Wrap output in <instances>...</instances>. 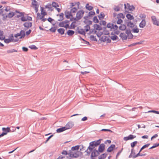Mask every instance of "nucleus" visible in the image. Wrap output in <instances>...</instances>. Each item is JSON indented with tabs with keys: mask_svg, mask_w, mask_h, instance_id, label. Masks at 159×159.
<instances>
[{
	"mask_svg": "<svg viewBox=\"0 0 159 159\" xmlns=\"http://www.w3.org/2000/svg\"><path fill=\"white\" fill-rule=\"evenodd\" d=\"M120 36L123 40H126L127 39H132L133 37V35L130 30H127L125 33H121L120 34Z\"/></svg>",
	"mask_w": 159,
	"mask_h": 159,
	"instance_id": "nucleus-3",
	"label": "nucleus"
},
{
	"mask_svg": "<svg viewBox=\"0 0 159 159\" xmlns=\"http://www.w3.org/2000/svg\"><path fill=\"white\" fill-rule=\"evenodd\" d=\"M29 48L31 49L36 50L38 49V48L35 45H32L29 47Z\"/></svg>",
	"mask_w": 159,
	"mask_h": 159,
	"instance_id": "nucleus-40",
	"label": "nucleus"
},
{
	"mask_svg": "<svg viewBox=\"0 0 159 159\" xmlns=\"http://www.w3.org/2000/svg\"><path fill=\"white\" fill-rule=\"evenodd\" d=\"M57 159H73L69 157L68 156H63L62 155L60 156Z\"/></svg>",
	"mask_w": 159,
	"mask_h": 159,
	"instance_id": "nucleus-22",
	"label": "nucleus"
},
{
	"mask_svg": "<svg viewBox=\"0 0 159 159\" xmlns=\"http://www.w3.org/2000/svg\"><path fill=\"white\" fill-rule=\"evenodd\" d=\"M84 30L86 31H88L89 30H90V26L89 25H87L86 26L84 27Z\"/></svg>",
	"mask_w": 159,
	"mask_h": 159,
	"instance_id": "nucleus-42",
	"label": "nucleus"
},
{
	"mask_svg": "<svg viewBox=\"0 0 159 159\" xmlns=\"http://www.w3.org/2000/svg\"><path fill=\"white\" fill-rule=\"evenodd\" d=\"M124 5L125 9L127 8L130 11H133L134 9V7L133 6H130L129 3H127L126 4H125Z\"/></svg>",
	"mask_w": 159,
	"mask_h": 159,
	"instance_id": "nucleus-13",
	"label": "nucleus"
},
{
	"mask_svg": "<svg viewBox=\"0 0 159 159\" xmlns=\"http://www.w3.org/2000/svg\"><path fill=\"white\" fill-rule=\"evenodd\" d=\"M88 119L87 117L86 116H84L81 119V120L82 121H85L86 120Z\"/></svg>",
	"mask_w": 159,
	"mask_h": 159,
	"instance_id": "nucleus-58",
	"label": "nucleus"
},
{
	"mask_svg": "<svg viewBox=\"0 0 159 159\" xmlns=\"http://www.w3.org/2000/svg\"><path fill=\"white\" fill-rule=\"evenodd\" d=\"M133 32L134 33H138L139 32V30L138 28H134L132 30Z\"/></svg>",
	"mask_w": 159,
	"mask_h": 159,
	"instance_id": "nucleus-45",
	"label": "nucleus"
},
{
	"mask_svg": "<svg viewBox=\"0 0 159 159\" xmlns=\"http://www.w3.org/2000/svg\"><path fill=\"white\" fill-rule=\"evenodd\" d=\"M93 142H94L95 146H96L99 145L100 144L101 141L100 140H98L96 141H94Z\"/></svg>",
	"mask_w": 159,
	"mask_h": 159,
	"instance_id": "nucleus-37",
	"label": "nucleus"
},
{
	"mask_svg": "<svg viewBox=\"0 0 159 159\" xmlns=\"http://www.w3.org/2000/svg\"><path fill=\"white\" fill-rule=\"evenodd\" d=\"M17 17H21V20L23 21H25L27 20H31L32 18L28 15L24 16V13H20L17 16Z\"/></svg>",
	"mask_w": 159,
	"mask_h": 159,
	"instance_id": "nucleus-4",
	"label": "nucleus"
},
{
	"mask_svg": "<svg viewBox=\"0 0 159 159\" xmlns=\"http://www.w3.org/2000/svg\"><path fill=\"white\" fill-rule=\"evenodd\" d=\"M114 16L118 19H123L125 17L121 13H119L117 15H116L115 14H114Z\"/></svg>",
	"mask_w": 159,
	"mask_h": 159,
	"instance_id": "nucleus-15",
	"label": "nucleus"
},
{
	"mask_svg": "<svg viewBox=\"0 0 159 159\" xmlns=\"http://www.w3.org/2000/svg\"><path fill=\"white\" fill-rule=\"evenodd\" d=\"M57 31L61 34H63L64 33L65 30L63 29L60 28L58 29Z\"/></svg>",
	"mask_w": 159,
	"mask_h": 159,
	"instance_id": "nucleus-27",
	"label": "nucleus"
},
{
	"mask_svg": "<svg viewBox=\"0 0 159 159\" xmlns=\"http://www.w3.org/2000/svg\"><path fill=\"white\" fill-rule=\"evenodd\" d=\"M105 16V15L103 13H101L98 16V17L99 19H103Z\"/></svg>",
	"mask_w": 159,
	"mask_h": 159,
	"instance_id": "nucleus-35",
	"label": "nucleus"
},
{
	"mask_svg": "<svg viewBox=\"0 0 159 159\" xmlns=\"http://www.w3.org/2000/svg\"><path fill=\"white\" fill-rule=\"evenodd\" d=\"M151 18L153 24L159 26V20L157 19L156 16H151Z\"/></svg>",
	"mask_w": 159,
	"mask_h": 159,
	"instance_id": "nucleus-9",
	"label": "nucleus"
},
{
	"mask_svg": "<svg viewBox=\"0 0 159 159\" xmlns=\"http://www.w3.org/2000/svg\"><path fill=\"white\" fill-rule=\"evenodd\" d=\"M93 21L95 23H98L99 22V20L97 18V16H94L93 19Z\"/></svg>",
	"mask_w": 159,
	"mask_h": 159,
	"instance_id": "nucleus-38",
	"label": "nucleus"
},
{
	"mask_svg": "<svg viewBox=\"0 0 159 159\" xmlns=\"http://www.w3.org/2000/svg\"><path fill=\"white\" fill-rule=\"evenodd\" d=\"M146 25V21L144 19L139 24V26L140 28H143Z\"/></svg>",
	"mask_w": 159,
	"mask_h": 159,
	"instance_id": "nucleus-20",
	"label": "nucleus"
},
{
	"mask_svg": "<svg viewBox=\"0 0 159 159\" xmlns=\"http://www.w3.org/2000/svg\"><path fill=\"white\" fill-rule=\"evenodd\" d=\"M105 149V145L102 143L101 144L99 147L98 151L100 152H102Z\"/></svg>",
	"mask_w": 159,
	"mask_h": 159,
	"instance_id": "nucleus-16",
	"label": "nucleus"
},
{
	"mask_svg": "<svg viewBox=\"0 0 159 159\" xmlns=\"http://www.w3.org/2000/svg\"><path fill=\"white\" fill-rule=\"evenodd\" d=\"M38 7H39V6L34 7V8L35 11L36 13L38 11Z\"/></svg>",
	"mask_w": 159,
	"mask_h": 159,
	"instance_id": "nucleus-62",
	"label": "nucleus"
},
{
	"mask_svg": "<svg viewBox=\"0 0 159 159\" xmlns=\"http://www.w3.org/2000/svg\"><path fill=\"white\" fill-rule=\"evenodd\" d=\"M22 49L23 51L25 52H27L28 50V49L27 48L25 47H23Z\"/></svg>",
	"mask_w": 159,
	"mask_h": 159,
	"instance_id": "nucleus-63",
	"label": "nucleus"
},
{
	"mask_svg": "<svg viewBox=\"0 0 159 159\" xmlns=\"http://www.w3.org/2000/svg\"><path fill=\"white\" fill-rule=\"evenodd\" d=\"M4 10L6 12H8L10 11V8L9 7H7Z\"/></svg>",
	"mask_w": 159,
	"mask_h": 159,
	"instance_id": "nucleus-54",
	"label": "nucleus"
},
{
	"mask_svg": "<svg viewBox=\"0 0 159 159\" xmlns=\"http://www.w3.org/2000/svg\"><path fill=\"white\" fill-rule=\"evenodd\" d=\"M50 30L52 32H54L56 30V29L55 27L52 28L50 29Z\"/></svg>",
	"mask_w": 159,
	"mask_h": 159,
	"instance_id": "nucleus-53",
	"label": "nucleus"
},
{
	"mask_svg": "<svg viewBox=\"0 0 159 159\" xmlns=\"http://www.w3.org/2000/svg\"><path fill=\"white\" fill-rule=\"evenodd\" d=\"M31 30H29L28 31L26 32V34L27 35H29L31 33Z\"/></svg>",
	"mask_w": 159,
	"mask_h": 159,
	"instance_id": "nucleus-64",
	"label": "nucleus"
},
{
	"mask_svg": "<svg viewBox=\"0 0 159 159\" xmlns=\"http://www.w3.org/2000/svg\"><path fill=\"white\" fill-rule=\"evenodd\" d=\"M158 136L157 134H155L154 135L152 136L151 138V140H152L153 139L157 138Z\"/></svg>",
	"mask_w": 159,
	"mask_h": 159,
	"instance_id": "nucleus-57",
	"label": "nucleus"
},
{
	"mask_svg": "<svg viewBox=\"0 0 159 159\" xmlns=\"http://www.w3.org/2000/svg\"><path fill=\"white\" fill-rule=\"evenodd\" d=\"M20 37L19 38L20 39H21L24 38L25 35V32L23 30H21L20 33Z\"/></svg>",
	"mask_w": 159,
	"mask_h": 159,
	"instance_id": "nucleus-25",
	"label": "nucleus"
},
{
	"mask_svg": "<svg viewBox=\"0 0 159 159\" xmlns=\"http://www.w3.org/2000/svg\"><path fill=\"white\" fill-rule=\"evenodd\" d=\"M107 154L104 153L102 155H101L100 156V159H104V158H105L107 156Z\"/></svg>",
	"mask_w": 159,
	"mask_h": 159,
	"instance_id": "nucleus-39",
	"label": "nucleus"
},
{
	"mask_svg": "<svg viewBox=\"0 0 159 159\" xmlns=\"http://www.w3.org/2000/svg\"><path fill=\"white\" fill-rule=\"evenodd\" d=\"M115 146L114 144H112L109 147L107 150V151L108 152H111L113 151L115 148Z\"/></svg>",
	"mask_w": 159,
	"mask_h": 159,
	"instance_id": "nucleus-19",
	"label": "nucleus"
},
{
	"mask_svg": "<svg viewBox=\"0 0 159 159\" xmlns=\"http://www.w3.org/2000/svg\"><path fill=\"white\" fill-rule=\"evenodd\" d=\"M4 42L6 43H8L11 42L9 37L8 39H5Z\"/></svg>",
	"mask_w": 159,
	"mask_h": 159,
	"instance_id": "nucleus-41",
	"label": "nucleus"
},
{
	"mask_svg": "<svg viewBox=\"0 0 159 159\" xmlns=\"http://www.w3.org/2000/svg\"><path fill=\"white\" fill-rule=\"evenodd\" d=\"M73 124L72 123H68L65 126V128L66 130L71 128L73 126Z\"/></svg>",
	"mask_w": 159,
	"mask_h": 159,
	"instance_id": "nucleus-17",
	"label": "nucleus"
},
{
	"mask_svg": "<svg viewBox=\"0 0 159 159\" xmlns=\"http://www.w3.org/2000/svg\"><path fill=\"white\" fill-rule=\"evenodd\" d=\"M77 10V9L76 7L72 8L70 10V13L72 14L73 13H75Z\"/></svg>",
	"mask_w": 159,
	"mask_h": 159,
	"instance_id": "nucleus-31",
	"label": "nucleus"
},
{
	"mask_svg": "<svg viewBox=\"0 0 159 159\" xmlns=\"http://www.w3.org/2000/svg\"><path fill=\"white\" fill-rule=\"evenodd\" d=\"M95 14V13L94 11H91L89 12V16H93V15H94Z\"/></svg>",
	"mask_w": 159,
	"mask_h": 159,
	"instance_id": "nucleus-48",
	"label": "nucleus"
},
{
	"mask_svg": "<svg viewBox=\"0 0 159 159\" xmlns=\"http://www.w3.org/2000/svg\"><path fill=\"white\" fill-rule=\"evenodd\" d=\"M19 36H20V33H18L16 34L15 35V38L16 39V38H18L17 37H19Z\"/></svg>",
	"mask_w": 159,
	"mask_h": 159,
	"instance_id": "nucleus-59",
	"label": "nucleus"
},
{
	"mask_svg": "<svg viewBox=\"0 0 159 159\" xmlns=\"http://www.w3.org/2000/svg\"><path fill=\"white\" fill-rule=\"evenodd\" d=\"M136 137L135 135H134L132 134H130L127 137H125L123 139L125 141H127L129 140H132Z\"/></svg>",
	"mask_w": 159,
	"mask_h": 159,
	"instance_id": "nucleus-14",
	"label": "nucleus"
},
{
	"mask_svg": "<svg viewBox=\"0 0 159 159\" xmlns=\"http://www.w3.org/2000/svg\"><path fill=\"white\" fill-rule=\"evenodd\" d=\"M90 146L91 147H93L94 146H95V145L94 144V142L93 141L91 142L90 143Z\"/></svg>",
	"mask_w": 159,
	"mask_h": 159,
	"instance_id": "nucleus-61",
	"label": "nucleus"
},
{
	"mask_svg": "<svg viewBox=\"0 0 159 159\" xmlns=\"http://www.w3.org/2000/svg\"><path fill=\"white\" fill-rule=\"evenodd\" d=\"M74 33L75 32L74 31L70 30H69L67 32V34L68 35L71 36L73 35L74 34Z\"/></svg>",
	"mask_w": 159,
	"mask_h": 159,
	"instance_id": "nucleus-26",
	"label": "nucleus"
},
{
	"mask_svg": "<svg viewBox=\"0 0 159 159\" xmlns=\"http://www.w3.org/2000/svg\"><path fill=\"white\" fill-rule=\"evenodd\" d=\"M9 38L11 42H15L17 41L19 39L18 38H15L13 35L11 34L9 36Z\"/></svg>",
	"mask_w": 159,
	"mask_h": 159,
	"instance_id": "nucleus-18",
	"label": "nucleus"
},
{
	"mask_svg": "<svg viewBox=\"0 0 159 159\" xmlns=\"http://www.w3.org/2000/svg\"><path fill=\"white\" fill-rule=\"evenodd\" d=\"M2 129L3 131H4V132H3L2 134L0 135V137L3 136L4 135H6L8 132H11V129L9 127H7V128H2Z\"/></svg>",
	"mask_w": 159,
	"mask_h": 159,
	"instance_id": "nucleus-7",
	"label": "nucleus"
},
{
	"mask_svg": "<svg viewBox=\"0 0 159 159\" xmlns=\"http://www.w3.org/2000/svg\"><path fill=\"white\" fill-rule=\"evenodd\" d=\"M32 3L33 7L39 6L37 2L35 0H34L32 1Z\"/></svg>",
	"mask_w": 159,
	"mask_h": 159,
	"instance_id": "nucleus-28",
	"label": "nucleus"
},
{
	"mask_svg": "<svg viewBox=\"0 0 159 159\" xmlns=\"http://www.w3.org/2000/svg\"><path fill=\"white\" fill-rule=\"evenodd\" d=\"M24 25L25 27L29 28L31 26L32 24L30 22H26L24 24Z\"/></svg>",
	"mask_w": 159,
	"mask_h": 159,
	"instance_id": "nucleus-21",
	"label": "nucleus"
},
{
	"mask_svg": "<svg viewBox=\"0 0 159 159\" xmlns=\"http://www.w3.org/2000/svg\"><path fill=\"white\" fill-rule=\"evenodd\" d=\"M126 16L128 19L130 20H132L134 19V17L133 16L129 14H127L126 15Z\"/></svg>",
	"mask_w": 159,
	"mask_h": 159,
	"instance_id": "nucleus-30",
	"label": "nucleus"
},
{
	"mask_svg": "<svg viewBox=\"0 0 159 159\" xmlns=\"http://www.w3.org/2000/svg\"><path fill=\"white\" fill-rule=\"evenodd\" d=\"M61 154L66 156L67 155H68V153L67 151H66L64 150L62 152Z\"/></svg>",
	"mask_w": 159,
	"mask_h": 159,
	"instance_id": "nucleus-49",
	"label": "nucleus"
},
{
	"mask_svg": "<svg viewBox=\"0 0 159 159\" xmlns=\"http://www.w3.org/2000/svg\"><path fill=\"white\" fill-rule=\"evenodd\" d=\"M79 148L80 146L78 145L72 147L68 154L69 157L70 158L78 157L80 154V152L79 151Z\"/></svg>",
	"mask_w": 159,
	"mask_h": 159,
	"instance_id": "nucleus-1",
	"label": "nucleus"
},
{
	"mask_svg": "<svg viewBox=\"0 0 159 159\" xmlns=\"http://www.w3.org/2000/svg\"><path fill=\"white\" fill-rule=\"evenodd\" d=\"M41 13H37V14L36 20H40L43 22H45L47 20V19L44 17L47 14L44 8L43 7H40Z\"/></svg>",
	"mask_w": 159,
	"mask_h": 159,
	"instance_id": "nucleus-2",
	"label": "nucleus"
},
{
	"mask_svg": "<svg viewBox=\"0 0 159 159\" xmlns=\"http://www.w3.org/2000/svg\"><path fill=\"white\" fill-rule=\"evenodd\" d=\"M143 42H144V41H140V42H138V43H133L131 45H132V46H134V45H136L137 44H141Z\"/></svg>",
	"mask_w": 159,
	"mask_h": 159,
	"instance_id": "nucleus-46",
	"label": "nucleus"
},
{
	"mask_svg": "<svg viewBox=\"0 0 159 159\" xmlns=\"http://www.w3.org/2000/svg\"><path fill=\"white\" fill-rule=\"evenodd\" d=\"M15 15V13L13 12H10L7 15L4 14H2L3 16L2 19L3 20H6L7 18H11L12 17Z\"/></svg>",
	"mask_w": 159,
	"mask_h": 159,
	"instance_id": "nucleus-5",
	"label": "nucleus"
},
{
	"mask_svg": "<svg viewBox=\"0 0 159 159\" xmlns=\"http://www.w3.org/2000/svg\"><path fill=\"white\" fill-rule=\"evenodd\" d=\"M90 39H91L95 41H97L95 37L93 35H91L90 36Z\"/></svg>",
	"mask_w": 159,
	"mask_h": 159,
	"instance_id": "nucleus-55",
	"label": "nucleus"
},
{
	"mask_svg": "<svg viewBox=\"0 0 159 159\" xmlns=\"http://www.w3.org/2000/svg\"><path fill=\"white\" fill-rule=\"evenodd\" d=\"M90 146L88 148L87 151L88 152H90L92 151L93 149V148H92Z\"/></svg>",
	"mask_w": 159,
	"mask_h": 159,
	"instance_id": "nucleus-44",
	"label": "nucleus"
},
{
	"mask_svg": "<svg viewBox=\"0 0 159 159\" xmlns=\"http://www.w3.org/2000/svg\"><path fill=\"white\" fill-rule=\"evenodd\" d=\"M86 8L87 9L89 10H92L93 8V7L92 6L89 5L88 4H86Z\"/></svg>",
	"mask_w": 159,
	"mask_h": 159,
	"instance_id": "nucleus-32",
	"label": "nucleus"
},
{
	"mask_svg": "<svg viewBox=\"0 0 159 159\" xmlns=\"http://www.w3.org/2000/svg\"><path fill=\"white\" fill-rule=\"evenodd\" d=\"M149 145H150L149 144H146L145 145L143 146L141 148V149H140V150L139 153L142 150H143V149H144V148H146L148 147V146Z\"/></svg>",
	"mask_w": 159,
	"mask_h": 159,
	"instance_id": "nucleus-34",
	"label": "nucleus"
},
{
	"mask_svg": "<svg viewBox=\"0 0 159 159\" xmlns=\"http://www.w3.org/2000/svg\"><path fill=\"white\" fill-rule=\"evenodd\" d=\"M90 32L91 34H95L96 33V31L95 29H91L90 30Z\"/></svg>",
	"mask_w": 159,
	"mask_h": 159,
	"instance_id": "nucleus-47",
	"label": "nucleus"
},
{
	"mask_svg": "<svg viewBox=\"0 0 159 159\" xmlns=\"http://www.w3.org/2000/svg\"><path fill=\"white\" fill-rule=\"evenodd\" d=\"M102 33L100 31H98L97 33V35L98 37H100L101 36L102 34Z\"/></svg>",
	"mask_w": 159,
	"mask_h": 159,
	"instance_id": "nucleus-50",
	"label": "nucleus"
},
{
	"mask_svg": "<svg viewBox=\"0 0 159 159\" xmlns=\"http://www.w3.org/2000/svg\"><path fill=\"white\" fill-rule=\"evenodd\" d=\"M52 7L55 8L58 12H60L61 11V9L59 8V5L57 2H53L51 4Z\"/></svg>",
	"mask_w": 159,
	"mask_h": 159,
	"instance_id": "nucleus-8",
	"label": "nucleus"
},
{
	"mask_svg": "<svg viewBox=\"0 0 159 159\" xmlns=\"http://www.w3.org/2000/svg\"><path fill=\"white\" fill-rule=\"evenodd\" d=\"M44 9H47L48 10V11H52L54 10L53 8L52 7V4L49 3L44 6Z\"/></svg>",
	"mask_w": 159,
	"mask_h": 159,
	"instance_id": "nucleus-11",
	"label": "nucleus"
},
{
	"mask_svg": "<svg viewBox=\"0 0 159 159\" xmlns=\"http://www.w3.org/2000/svg\"><path fill=\"white\" fill-rule=\"evenodd\" d=\"M111 38L112 40H115L118 39V37L116 35H114L112 36L111 37Z\"/></svg>",
	"mask_w": 159,
	"mask_h": 159,
	"instance_id": "nucleus-43",
	"label": "nucleus"
},
{
	"mask_svg": "<svg viewBox=\"0 0 159 159\" xmlns=\"http://www.w3.org/2000/svg\"><path fill=\"white\" fill-rule=\"evenodd\" d=\"M148 112H153L157 114H159V113L158 112V111L154 110L149 111H148Z\"/></svg>",
	"mask_w": 159,
	"mask_h": 159,
	"instance_id": "nucleus-51",
	"label": "nucleus"
},
{
	"mask_svg": "<svg viewBox=\"0 0 159 159\" xmlns=\"http://www.w3.org/2000/svg\"><path fill=\"white\" fill-rule=\"evenodd\" d=\"M66 130L64 127L57 129L56 131L57 133H59Z\"/></svg>",
	"mask_w": 159,
	"mask_h": 159,
	"instance_id": "nucleus-24",
	"label": "nucleus"
},
{
	"mask_svg": "<svg viewBox=\"0 0 159 159\" xmlns=\"http://www.w3.org/2000/svg\"><path fill=\"white\" fill-rule=\"evenodd\" d=\"M94 29L96 30H100L102 29V27L97 24H95L93 25Z\"/></svg>",
	"mask_w": 159,
	"mask_h": 159,
	"instance_id": "nucleus-23",
	"label": "nucleus"
},
{
	"mask_svg": "<svg viewBox=\"0 0 159 159\" xmlns=\"http://www.w3.org/2000/svg\"><path fill=\"white\" fill-rule=\"evenodd\" d=\"M69 21L67 20H65L60 23L59 24V26L60 27H64L67 28L69 27Z\"/></svg>",
	"mask_w": 159,
	"mask_h": 159,
	"instance_id": "nucleus-6",
	"label": "nucleus"
},
{
	"mask_svg": "<svg viewBox=\"0 0 159 159\" xmlns=\"http://www.w3.org/2000/svg\"><path fill=\"white\" fill-rule=\"evenodd\" d=\"M17 52L16 51V50H14L13 49V50H8L7 51V52L8 53H12V52Z\"/></svg>",
	"mask_w": 159,
	"mask_h": 159,
	"instance_id": "nucleus-60",
	"label": "nucleus"
},
{
	"mask_svg": "<svg viewBox=\"0 0 159 159\" xmlns=\"http://www.w3.org/2000/svg\"><path fill=\"white\" fill-rule=\"evenodd\" d=\"M123 21L121 19H118L117 21V23L118 24H120Z\"/></svg>",
	"mask_w": 159,
	"mask_h": 159,
	"instance_id": "nucleus-52",
	"label": "nucleus"
},
{
	"mask_svg": "<svg viewBox=\"0 0 159 159\" xmlns=\"http://www.w3.org/2000/svg\"><path fill=\"white\" fill-rule=\"evenodd\" d=\"M99 155L98 152L96 150H94L92 152L91 155V159H95V157L98 156Z\"/></svg>",
	"mask_w": 159,
	"mask_h": 159,
	"instance_id": "nucleus-12",
	"label": "nucleus"
},
{
	"mask_svg": "<svg viewBox=\"0 0 159 159\" xmlns=\"http://www.w3.org/2000/svg\"><path fill=\"white\" fill-rule=\"evenodd\" d=\"M107 27L110 29H113V28H114V25L112 24L109 23L107 24Z\"/></svg>",
	"mask_w": 159,
	"mask_h": 159,
	"instance_id": "nucleus-33",
	"label": "nucleus"
},
{
	"mask_svg": "<svg viewBox=\"0 0 159 159\" xmlns=\"http://www.w3.org/2000/svg\"><path fill=\"white\" fill-rule=\"evenodd\" d=\"M120 30H125L126 28V26L124 25H121L119 27Z\"/></svg>",
	"mask_w": 159,
	"mask_h": 159,
	"instance_id": "nucleus-29",
	"label": "nucleus"
},
{
	"mask_svg": "<svg viewBox=\"0 0 159 159\" xmlns=\"http://www.w3.org/2000/svg\"><path fill=\"white\" fill-rule=\"evenodd\" d=\"M138 142L137 141H134L131 143V146L132 148H133L137 144Z\"/></svg>",
	"mask_w": 159,
	"mask_h": 159,
	"instance_id": "nucleus-36",
	"label": "nucleus"
},
{
	"mask_svg": "<svg viewBox=\"0 0 159 159\" xmlns=\"http://www.w3.org/2000/svg\"><path fill=\"white\" fill-rule=\"evenodd\" d=\"M84 11L83 10L79 11L76 14V18L77 20L80 19L83 16Z\"/></svg>",
	"mask_w": 159,
	"mask_h": 159,
	"instance_id": "nucleus-10",
	"label": "nucleus"
},
{
	"mask_svg": "<svg viewBox=\"0 0 159 159\" xmlns=\"http://www.w3.org/2000/svg\"><path fill=\"white\" fill-rule=\"evenodd\" d=\"M140 17L142 18H145L146 17V15L144 14H141L140 15Z\"/></svg>",
	"mask_w": 159,
	"mask_h": 159,
	"instance_id": "nucleus-56",
	"label": "nucleus"
}]
</instances>
